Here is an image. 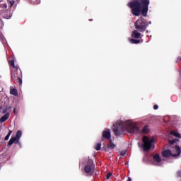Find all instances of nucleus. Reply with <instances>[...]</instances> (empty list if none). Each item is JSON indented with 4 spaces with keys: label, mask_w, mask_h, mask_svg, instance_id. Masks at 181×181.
<instances>
[{
    "label": "nucleus",
    "mask_w": 181,
    "mask_h": 181,
    "mask_svg": "<svg viewBox=\"0 0 181 181\" xmlns=\"http://www.w3.org/2000/svg\"><path fill=\"white\" fill-rule=\"evenodd\" d=\"M7 4H8V8H12L15 5V0H7Z\"/></svg>",
    "instance_id": "obj_17"
},
{
    "label": "nucleus",
    "mask_w": 181,
    "mask_h": 181,
    "mask_svg": "<svg viewBox=\"0 0 181 181\" xmlns=\"http://www.w3.org/2000/svg\"><path fill=\"white\" fill-rule=\"evenodd\" d=\"M150 0H133L128 3L129 8H131L132 13L134 16H147L148 11H149Z\"/></svg>",
    "instance_id": "obj_1"
},
{
    "label": "nucleus",
    "mask_w": 181,
    "mask_h": 181,
    "mask_svg": "<svg viewBox=\"0 0 181 181\" xmlns=\"http://www.w3.org/2000/svg\"><path fill=\"white\" fill-rule=\"evenodd\" d=\"M162 156L163 158H170V156H173V153H172V151L170 150H165L163 151Z\"/></svg>",
    "instance_id": "obj_10"
},
{
    "label": "nucleus",
    "mask_w": 181,
    "mask_h": 181,
    "mask_svg": "<svg viewBox=\"0 0 181 181\" xmlns=\"http://www.w3.org/2000/svg\"><path fill=\"white\" fill-rule=\"evenodd\" d=\"M89 21H93V20L90 19Z\"/></svg>",
    "instance_id": "obj_35"
},
{
    "label": "nucleus",
    "mask_w": 181,
    "mask_h": 181,
    "mask_svg": "<svg viewBox=\"0 0 181 181\" xmlns=\"http://www.w3.org/2000/svg\"><path fill=\"white\" fill-rule=\"evenodd\" d=\"M8 118H9V114L6 113L4 115H3L2 117L0 119V122H5V121H6Z\"/></svg>",
    "instance_id": "obj_15"
},
{
    "label": "nucleus",
    "mask_w": 181,
    "mask_h": 181,
    "mask_svg": "<svg viewBox=\"0 0 181 181\" xmlns=\"http://www.w3.org/2000/svg\"><path fill=\"white\" fill-rule=\"evenodd\" d=\"M152 144H153V139H150L147 136L143 137V151L148 152L152 148Z\"/></svg>",
    "instance_id": "obj_5"
},
{
    "label": "nucleus",
    "mask_w": 181,
    "mask_h": 181,
    "mask_svg": "<svg viewBox=\"0 0 181 181\" xmlns=\"http://www.w3.org/2000/svg\"><path fill=\"white\" fill-rule=\"evenodd\" d=\"M13 112H14V114H16V108L13 109Z\"/></svg>",
    "instance_id": "obj_32"
},
{
    "label": "nucleus",
    "mask_w": 181,
    "mask_h": 181,
    "mask_svg": "<svg viewBox=\"0 0 181 181\" xmlns=\"http://www.w3.org/2000/svg\"><path fill=\"white\" fill-rule=\"evenodd\" d=\"M10 94L11 95H15V97H17L18 95V90L16 88H13V87H11L10 88Z\"/></svg>",
    "instance_id": "obj_13"
},
{
    "label": "nucleus",
    "mask_w": 181,
    "mask_h": 181,
    "mask_svg": "<svg viewBox=\"0 0 181 181\" xmlns=\"http://www.w3.org/2000/svg\"><path fill=\"white\" fill-rule=\"evenodd\" d=\"M31 2H33V4H39V2H40V0H31Z\"/></svg>",
    "instance_id": "obj_27"
},
{
    "label": "nucleus",
    "mask_w": 181,
    "mask_h": 181,
    "mask_svg": "<svg viewBox=\"0 0 181 181\" xmlns=\"http://www.w3.org/2000/svg\"><path fill=\"white\" fill-rule=\"evenodd\" d=\"M142 36L144 35L137 30H134L132 33V37L134 39H142Z\"/></svg>",
    "instance_id": "obj_8"
},
{
    "label": "nucleus",
    "mask_w": 181,
    "mask_h": 181,
    "mask_svg": "<svg viewBox=\"0 0 181 181\" xmlns=\"http://www.w3.org/2000/svg\"><path fill=\"white\" fill-rule=\"evenodd\" d=\"M152 23L151 21H148L144 17H141L134 23V28L136 30L144 33L148 29V26Z\"/></svg>",
    "instance_id": "obj_3"
},
{
    "label": "nucleus",
    "mask_w": 181,
    "mask_h": 181,
    "mask_svg": "<svg viewBox=\"0 0 181 181\" xmlns=\"http://www.w3.org/2000/svg\"><path fill=\"white\" fill-rule=\"evenodd\" d=\"M170 135H173V136H175L176 138H180V134H179L175 131H171Z\"/></svg>",
    "instance_id": "obj_18"
},
{
    "label": "nucleus",
    "mask_w": 181,
    "mask_h": 181,
    "mask_svg": "<svg viewBox=\"0 0 181 181\" xmlns=\"http://www.w3.org/2000/svg\"><path fill=\"white\" fill-rule=\"evenodd\" d=\"M153 159L154 162H156V163L154 164L156 165L157 166L159 165V163H160V162H162V158H160V156H159V154H155L153 156Z\"/></svg>",
    "instance_id": "obj_9"
},
{
    "label": "nucleus",
    "mask_w": 181,
    "mask_h": 181,
    "mask_svg": "<svg viewBox=\"0 0 181 181\" xmlns=\"http://www.w3.org/2000/svg\"><path fill=\"white\" fill-rule=\"evenodd\" d=\"M5 112H6V110H3V114H5Z\"/></svg>",
    "instance_id": "obj_34"
},
{
    "label": "nucleus",
    "mask_w": 181,
    "mask_h": 181,
    "mask_svg": "<svg viewBox=\"0 0 181 181\" xmlns=\"http://www.w3.org/2000/svg\"><path fill=\"white\" fill-rule=\"evenodd\" d=\"M11 135H12V131L10 130L8 133V134L6 136L4 140L8 141V139H9V137L11 136Z\"/></svg>",
    "instance_id": "obj_24"
},
{
    "label": "nucleus",
    "mask_w": 181,
    "mask_h": 181,
    "mask_svg": "<svg viewBox=\"0 0 181 181\" xmlns=\"http://www.w3.org/2000/svg\"><path fill=\"white\" fill-rule=\"evenodd\" d=\"M8 64H10V66H11L13 67V69H15V67H19V66L15 65V61H13V60H10L8 62Z\"/></svg>",
    "instance_id": "obj_20"
},
{
    "label": "nucleus",
    "mask_w": 181,
    "mask_h": 181,
    "mask_svg": "<svg viewBox=\"0 0 181 181\" xmlns=\"http://www.w3.org/2000/svg\"><path fill=\"white\" fill-rule=\"evenodd\" d=\"M3 6H4V8H8V5H6V4H3Z\"/></svg>",
    "instance_id": "obj_31"
},
{
    "label": "nucleus",
    "mask_w": 181,
    "mask_h": 181,
    "mask_svg": "<svg viewBox=\"0 0 181 181\" xmlns=\"http://www.w3.org/2000/svg\"><path fill=\"white\" fill-rule=\"evenodd\" d=\"M125 153H127V152H125V151H121V152H120V156H125Z\"/></svg>",
    "instance_id": "obj_28"
},
{
    "label": "nucleus",
    "mask_w": 181,
    "mask_h": 181,
    "mask_svg": "<svg viewBox=\"0 0 181 181\" xmlns=\"http://www.w3.org/2000/svg\"><path fill=\"white\" fill-rule=\"evenodd\" d=\"M127 181H131V177H129Z\"/></svg>",
    "instance_id": "obj_33"
},
{
    "label": "nucleus",
    "mask_w": 181,
    "mask_h": 181,
    "mask_svg": "<svg viewBox=\"0 0 181 181\" xmlns=\"http://www.w3.org/2000/svg\"><path fill=\"white\" fill-rule=\"evenodd\" d=\"M153 108H154V110H158V108H159V106H158V105H155L153 106Z\"/></svg>",
    "instance_id": "obj_29"
},
{
    "label": "nucleus",
    "mask_w": 181,
    "mask_h": 181,
    "mask_svg": "<svg viewBox=\"0 0 181 181\" xmlns=\"http://www.w3.org/2000/svg\"><path fill=\"white\" fill-rule=\"evenodd\" d=\"M175 149L177 153H174L173 155V158H176V156H179V155H180V153H181V149H180V147L179 146H175Z\"/></svg>",
    "instance_id": "obj_11"
},
{
    "label": "nucleus",
    "mask_w": 181,
    "mask_h": 181,
    "mask_svg": "<svg viewBox=\"0 0 181 181\" xmlns=\"http://www.w3.org/2000/svg\"><path fill=\"white\" fill-rule=\"evenodd\" d=\"M109 146V149H114L117 146L114 144V142H112V140L110 141V144H107Z\"/></svg>",
    "instance_id": "obj_16"
},
{
    "label": "nucleus",
    "mask_w": 181,
    "mask_h": 181,
    "mask_svg": "<svg viewBox=\"0 0 181 181\" xmlns=\"http://www.w3.org/2000/svg\"><path fill=\"white\" fill-rule=\"evenodd\" d=\"M142 134H148L149 132V128L148 126H145L142 130H141Z\"/></svg>",
    "instance_id": "obj_19"
},
{
    "label": "nucleus",
    "mask_w": 181,
    "mask_h": 181,
    "mask_svg": "<svg viewBox=\"0 0 181 181\" xmlns=\"http://www.w3.org/2000/svg\"><path fill=\"white\" fill-rule=\"evenodd\" d=\"M0 40L3 42H6V40H5V37H4V34H2V32L0 31Z\"/></svg>",
    "instance_id": "obj_22"
},
{
    "label": "nucleus",
    "mask_w": 181,
    "mask_h": 181,
    "mask_svg": "<svg viewBox=\"0 0 181 181\" xmlns=\"http://www.w3.org/2000/svg\"><path fill=\"white\" fill-rule=\"evenodd\" d=\"M111 176H112V173H108L107 174L106 179L107 180L110 179V177H111Z\"/></svg>",
    "instance_id": "obj_26"
},
{
    "label": "nucleus",
    "mask_w": 181,
    "mask_h": 181,
    "mask_svg": "<svg viewBox=\"0 0 181 181\" xmlns=\"http://www.w3.org/2000/svg\"><path fill=\"white\" fill-rule=\"evenodd\" d=\"M22 136V131L18 130L16 136H12L11 139L9 140L7 146L8 148H11V145H13V144H19V141L21 140V138Z\"/></svg>",
    "instance_id": "obj_6"
},
{
    "label": "nucleus",
    "mask_w": 181,
    "mask_h": 181,
    "mask_svg": "<svg viewBox=\"0 0 181 181\" xmlns=\"http://www.w3.org/2000/svg\"><path fill=\"white\" fill-rule=\"evenodd\" d=\"M129 42L132 45H139V43H141V42H142V41H141V40H138L136 38H135V39L132 38V39H129Z\"/></svg>",
    "instance_id": "obj_14"
},
{
    "label": "nucleus",
    "mask_w": 181,
    "mask_h": 181,
    "mask_svg": "<svg viewBox=\"0 0 181 181\" xmlns=\"http://www.w3.org/2000/svg\"><path fill=\"white\" fill-rule=\"evenodd\" d=\"M91 170H92L91 165H86V166H85V168H84V172H85L86 173H87V175H91Z\"/></svg>",
    "instance_id": "obj_12"
},
{
    "label": "nucleus",
    "mask_w": 181,
    "mask_h": 181,
    "mask_svg": "<svg viewBox=\"0 0 181 181\" xmlns=\"http://www.w3.org/2000/svg\"><path fill=\"white\" fill-rule=\"evenodd\" d=\"M110 149V147L107 145H105L103 148H102V151H105V152H108V150Z\"/></svg>",
    "instance_id": "obj_23"
},
{
    "label": "nucleus",
    "mask_w": 181,
    "mask_h": 181,
    "mask_svg": "<svg viewBox=\"0 0 181 181\" xmlns=\"http://www.w3.org/2000/svg\"><path fill=\"white\" fill-rule=\"evenodd\" d=\"M6 19H11V15H8L6 17Z\"/></svg>",
    "instance_id": "obj_30"
},
{
    "label": "nucleus",
    "mask_w": 181,
    "mask_h": 181,
    "mask_svg": "<svg viewBox=\"0 0 181 181\" xmlns=\"http://www.w3.org/2000/svg\"><path fill=\"white\" fill-rule=\"evenodd\" d=\"M125 128L129 134H139L140 132L139 127L129 122H126L124 123L122 122L116 126L114 124L112 131L115 132V136H119V135H121V132H122Z\"/></svg>",
    "instance_id": "obj_2"
},
{
    "label": "nucleus",
    "mask_w": 181,
    "mask_h": 181,
    "mask_svg": "<svg viewBox=\"0 0 181 181\" xmlns=\"http://www.w3.org/2000/svg\"><path fill=\"white\" fill-rule=\"evenodd\" d=\"M102 136L103 141H104V139H111V130H110L109 129L104 130L103 132Z\"/></svg>",
    "instance_id": "obj_7"
},
{
    "label": "nucleus",
    "mask_w": 181,
    "mask_h": 181,
    "mask_svg": "<svg viewBox=\"0 0 181 181\" xmlns=\"http://www.w3.org/2000/svg\"><path fill=\"white\" fill-rule=\"evenodd\" d=\"M177 141H179V140L177 139H174L173 140H170L169 144H170V145H173V144H176V142H177Z\"/></svg>",
    "instance_id": "obj_25"
},
{
    "label": "nucleus",
    "mask_w": 181,
    "mask_h": 181,
    "mask_svg": "<svg viewBox=\"0 0 181 181\" xmlns=\"http://www.w3.org/2000/svg\"><path fill=\"white\" fill-rule=\"evenodd\" d=\"M11 80H13L16 84L22 86V71L19 67L12 68Z\"/></svg>",
    "instance_id": "obj_4"
},
{
    "label": "nucleus",
    "mask_w": 181,
    "mask_h": 181,
    "mask_svg": "<svg viewBox=\"0 0 181 181\" xmlns=\"http://www.w3.org/2000/svg\"><path fill=\"white\" fill-rule=\"evenodd\" d=\"M95 151H100L101 150V143H98L95 145Z\"/></svg>",
    "instance_id": "obj_21"
}]
</instances>
